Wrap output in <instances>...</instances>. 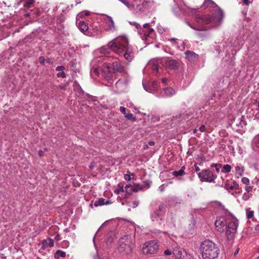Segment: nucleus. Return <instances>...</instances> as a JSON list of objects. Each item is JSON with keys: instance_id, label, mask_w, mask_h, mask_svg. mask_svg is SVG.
Here are the masks:
<instances>
[{"instance_id": "f257e3e1", "label": "nucleus", "mask_w": 259, "mask_h": 259, "mask_svg": "<svg viewBox=\"0 0 259 259\" xmlns=\"http://www.w3.org/2000/svg\"><path fill=\"white\" fill-rule=\"evenodd\" d=\"M108 47L115 53L123 55L127 60L131 61L132 59V50L128 47V40L126 37H117L108 44Z\"/></svg>"}, {"instance_id": "f03ea898", "label": "nucleus", "mask_w": 259, "mask_h": 259, "mask_svg": "<svg viewBox=\"0 0 259 259\" xmlns=\"http://www.w3.org/2000/svg\"><path fill=\"white\" fill-rule=\"evenodd\" d=\"M215 13L213 16H210L209 14L196 13L194 16L195 21L201 25H206L210 23L217 24L218 23H220L224 18V12L217 5H215Z\"/></svg>"}, {"instance_id": "7ed1b4c3", "label": "nucleus", "mask_w": 259, "mask_h": 259, "mask_svg": "<svg viewBox=\"0 0 259 259\" xmlns=\"http://www.w3.org/2000/svg\"><path fill=\"white\" fill-rule=\"evenodd\" d=\"M200 249L203 259H214L220 253V249L217 245L209 240L202 242Z\"/></svg>"}, {"instance_id": "20e7f679", "label": "nucleus", "mask_w": 259, "mask_h": 259, "mask_svg": "<svg viewBox=\"0 0 259 259\" xmlns=\"http://www.w3.org/2000/svg\"><path fill=\"white\" fill-rule=\"evenodd\" d=\"M118 250L121 252L129 254L133 251V242L132 237L125 235L121 237L118 241Z\"/></svg>"}, {"instance_id": "39448f33", "label": "nucleus", "mask_w": 259, "mask_h": 259, "mask_svg": "<svg viewBox=\"0 0 259 259\" xmlns=\"http://www.w3.org/2000/svg\"><path fill=\"white\" fill-rule=\"evenodd\" d=\"M238 224V220L236 218L233 217L232 220L228 224L226 227V235L228 240H230L234 238Z\"/></svg>"}, {"instance_id": "423d86ee", "label": "nucleus", "mask_w": 259, "mask_h": 259, "mask_svg": "<svg viewBox=\"0 0 259 259\" xmlns=\"http://www.w3.org/2000/svg\"><path fill=\"white\" fill-rule=\"evenodd\" d=\"M159 244L157 241L153 240L147 241L142 247V251L144 254H155L159 249Z\"/></svg>"}, {"instance_id": "0eeeda50", "label": "nucleus", "mask_w": 259, "mask_h": 259, "mask_svg": "<svg viewBox=\"0 0 259 259\" xmlns=\"http://www.w3.org/2000/svg\"><path fill=\"white\" fill-rule=\"evenodd\" d=\"M198 176L201 182H213L217 176L208 169H203L198 173Z\"/></svg>"}, {"instance_id": "6e6552de", "label": "nucleus", "mask_w": 259, "mask_h": 259, "mask_svg": "<svg viewBox=\"0 0 259 259\" xmlns=\"http://www.w3.org/2000/svg\"><path fill=\"white\" fill-rule=\"evenodd\" d=\"M163 65L168 70H176L179 69L180 62L171 58H167L162 61Z\"/></svg>"}, {"instance_id": "1a4fd4ad", "label": "nucleus", "mask_w": 259, "mask_h": 259, "mask_svg": "<svg viewBox=\"0 0 259 259\" xmlns=\"http://www.w3.org/2000/svg\"><path fill=\"white\" fill-rule=\"evenodd\" d=\"M148 3L149 2L145 0H134L133 1V10L137 13L144 12Z\"/></svg>"}, {"instance_id": "9d476101", "label": "nucleus", "mask_w": 259, "mask_h": 259, "mask_svg": "<svg viewBox=\"0 0 259 259\" xmlns=\"http://www.w3.org/2000/svg\"><path fill=\"white\" fill-rule=\"evenodd\" d=\"M102 75L109 83H113L112 69L110 68L109 64H104L102 69Z\"/></svg>"}, {"instance_id": "9b49d317", "label": "nucleus", "mask_w": 259, "mask_h": 259, "mask_svg": "<svg viewBox=\"0 0 259 259\" xmlns=\"http://www.w3.org/2000/svg\"><path fill=\"white\" fill-rule=\"evenodd\" d=\"M215 226L217 231L219 232H223L224 231V227L226 226L227 222L225 217H220L218 218L215 222Z\"/></svg>"}, {"instance_id": "f8f14e48", "label": "nucleus", "mask_w": 259, "mask_h": 259, "mask_svg": "<svg viewBox=\"0 0 259 259\" xmlns=\"http://www.w3.org/2000/svg\"><path fill=\"white\" fill-rule=\"evenodd\" d=\"M143 187L140 184H135L133 185H127L125 186V191L127 193L131 194L133 192H137L143 190Z\"/></svg>"}, {"instance_id": "ddd939ff", "label": "nucleus", "mask_w": 259, "mask_h": 259, "mask_svg": "<svg viewBox=\"0 0 259 259\" xmlns=\"http://www.w3.org/2000/svg\"><path fill=\"white\" fill-rule=\"evenodd\" d=\"M104 21L108 27L107 29L109 31H114L116 30L114 22L112 18L108 16H106Z\"/></svg>"}, {"instance_id": "4468645a", "label": "nucleus", "mask_w": 259, "mask_h": 259, "mask_svg": "<svg viewBox=\"0 0 259 259\" xmlns=\"http://www.w3.org/2000/svg\"><path fill=\"white\" fill-rule=\"evenodd\" d=\"M162 60L160 59H153L151 60L148 65L151 66L152 69L158 72L159 69V63H162Z\"/></svg>"}, {"instance_id": "2eb2a0df", "label": "nucleus", "mask_w": 259, "mask_h": 259, "mask_svg": "<svg viewBox=\"0 0 259 259\" xmlns=\"http://www.w3.org/2000/svg\"><path fill=\"white\" fill-rule=\"evenodd\" d=\"M184 54H185L187 59L189 61H194L198 57V55L194 52L187 51H186Z\"/></svg>"}, {"instance_id": "dca6fc26", "label": "nucleus", "mask_w": 259, "mask_h": 259, "mask_svg": "<svg viewBox=\"0 0 259 259\" xmlns=\"http://www.w3.org/2000/svg\"><path fill=\"white\" fill-rule=\"evenodd\" d=\"M112 66L114 71L121 72L123 71V67L120 62L117 61L113 62Z\"/></svg>"}, {"instance_id": "f3484780", "label": "nucleus", "mask_w": 259, "mask_h": 259, "mask_svg": "<svg viewBox=\"0 0 259 259\" xmlns=\"http://www.w3.org/2000/svg\"><path fill=\"white\" fill-rule=\"evenodd\" d=\"M175 215H176L175 214H174L172 212H170L169 213V217L167 219V222L169 223V225L171 227H175V226H176V224H175V222H176Z\"/></svg>"}, {"instance_id": "a211bd4d", "label": "nucleus", "mask_w": 259, "mask_h": 259, "mask_svg": "<svg viewBox=\"0 0 259 259\" xmlns=\"http://www.w3.org/2000/svg\"><path fill=\"white\" fill-rule=\"evenodd\" d=\"M78 27L82 32H85L89 29L88 24L84 21L79 22L78 24Z\"/></svg>"}, {"instance_id": "6ab92c4d", "label": "nucleus", "mask_w": 259, "mask_h": 259, "mask_svg": "<svg viewBox=\"0 0 259 259\" xmlns=\"http://www.w3.org/2000/svg\"><path fill=\"white\" fill-rule=\"evenodd\" d=\"M42 246L46 248L48 247H52L54 246V240L51 238H48L42 241Z\"/></svg>"}, {"instance_id": "aec40b11", "label": "nucleus", "mask_w": 259, "mask_h": 259, "mask_svg": "<svg viewBox=\"0 0 259 259\" xmlns=\"http://www.w3.org/2000/svg\"><path fill=\"white\" fill-rule=\"evenodd\" d=\"M151 219L153 221H161L162 219V214L157 211H154L151 215Z\"/></svg>"}, {"instance_id": "412c9836", "label": "nucleus", "mask_w": 259, "mask_h": 259, "mask_svg": "<svg viewBox=\"0 0 259 259\" xmlns=\"http://www.w3.org/2000/svg\"><path fill=\"white\" fill-rule=\"evenodd\" d=\"M166 96H171L175 94V91L171 88H166L163 89Z\"/></svg>"}, {"instance_id": "4be33fe9", "label": "nucleus", "mask_w": 259, "mask_h": 259, "mask_svg": "<svg viewBox=\"0 0 259 259\" xmlns=\"http://www.w3.org/2000/svg\"><path fill=\"white\" fill-rule=\"evenodd\" d=\"M143 27L144 28L146 29L144 33V35L146 36L150 34L152 32L154 31L153 29L150 27L149 23H146L144 24Z\"/></svg>"}, {"instance_id": "5701e85b", "label": "nucleus", "mask_w": 259, "mask_h": 259, "mask_svg": "<svg viewBox=\"0 0 259 259\" xmlns=\"http://www.w3.org/2000/svg\"><path fill=\"white\" fill-rule=\"evenodd\" d=\"M54 256L56 259H59L60 257H65L66 253L61 250H58L55 253Z\"/></svg>"}, {"instance_id": "b1692460", "label": "nucleus", "mask_w": 259, "mask_h": 259, "mask_svg": "<svg viewBox=\"0 0 259 259\" xmlns=\"http://www.w3.org/2000/svg\"><path fill=\"white\" fill-rule=\"evenodd\" d=\"M225 188L226 189H230V190H236L239 188V185L236 182H233V185H230L228 184L225 185Z\"/></svg>"}, {"instance_id": "393cba45", "label": "nucleus", "mask_w": 259, "mask_h": 259, "mask_svg": "<svg viewBox=\"0 0 259 259\" xmlns=\"http://www.w3.org/2000/svg\"><path fill=\"white\" fill-rule=\"evenodd\" d=\"M185 169V166H182L178 171H175L173 172V175L175 177L183 176L185 174L184 169Z\"/></svg>"}, {"instance_id": "a878e982", "label": "nucleus", "mask_w": 259, "mask_h": 259, "mask_svg": "<svg viewBox=\"0 0 259 259\" xmlns=\"http://www.w3.org/2000/svg\"><path fill=\"white\" fill-rule=\"evenodd\" d=\"M232 166L229 164H225L221 169V171L223 173H229L231 171Z\"/></svg>"}, {"instance_id": "bb28decb", "label": "nucleus", "mask_w": 259, "mask_h": 259, "mask_svg": "<svg viewBox=\"0 0 259 259\" xmlns=\"http://www.w3.org/2000/svg\"><path fill=\"white\" fill-rule=\"evenodd\" d=\"M105 199L100 198L94 202V205L95 207L103 205L105 204Z\"/></svg>"}, {"instance_id": "cd10ccee", "label": "nucleus", "mask_w": 259, "mask_h": 259, "mask_svg": "<svg viewBox=\"0 0 259 259\" xmlns=\"http://www.w3.org/2000/svg\"><path fill=\"white\" fill-rule=\"evenodd\" d=\"M125 6H126L130 10H133V2L131 3L126 0H119Z\"/></svg>"}, {"instance_id": "c85d7f7f", "label": "nucleus", "mask_w": 259, "mask_h": 259, "mask_svg": "<svg viewBox=\"0 0 259 259\" xmlns=\"http://www.w3.org/2000/svg\"><path fill=\"white\" fill-rule=\"evenodd\" d=\"M165 207H166V205L165 204H161L159 206L158 209L156 211H157L158 212L162 214L163 213H164L165 212L164 209L165 208Z\"/></svg>"}, {"instance_id": "c756f323", "label": "nucleus", "mask_w": 259, "mask_h": 259, "mask_svg": "<svg viewBox=\"0 0 259 259\" xmlns=\"http://www.w3.org/2000/svg\"><path fill=\"white\" fill-rule=\"evenodd\" d=\"M125 117L126 118L129 120H131L132 121H136V118L133 116V115L131 113H126L125 115Z\"/></svg>"}, {"instance_id": "7c9ffc66", "label": "nucleus", "mask_w": 259, "mask_h": 259, "mask_svg": "<svg viewBox=\"0 0 259 259\" xmlns=\"http://www.w3.org/2000/svg\"><path fill=\"white\" fill-rule=\"evenodd\" d=\"M235 170L238 172V174L239 176H241L243 174L244 168V167H242L241 168H240L239 166H236L235 167Z\"/></svg>"}, {"instance_id": "2f4dec72", "label": "nucleus", "mask_w": 259, "mask_h": 259, "mask_svg": "<svg viewBox=\"0 0 259 259\" xmlns=\"http://www.w3.org/2000/svg\"><path fill=\"white\" fill-rule=\"evenodd\" d=\"M203 5L204 7H207L210 5H215V4L212 0H205Z\"/></svg>"}, {"instance_id": "473e14b6", "label": "nucleus", "mask_w": 259, "mask_h": 259, "mask_svg": "<svg viewBox=\"0 0 259 259\" xmlns=\"http://www.w3.org/2000/svg\"><path fill=\"white\" fill-rule=\"evenodd\" d=\"M211 167H215L217 172H220V168L222 167V165L221 164L212 163L211 165Z\"/></svg>"}, {"instance_id": "72a5a7b5", "label": "nucleus", "mask_w": 259, "mask_h": 259, "mask_svg": "<svg viewBox=\"0 0 259 259\" xmlns=\"http://www.w3.org/2000/svg\"><path fill=\"white\" fill-rule=\"evenodd\" d=\"M133 177L134 174L132 173L130 175L125 174L124 176V178L126 181H130L132 179H133Z\"/></svg>"}, {"instance_id": "f704fd0d", "label": "nucleus", "mask_w": 259, "mask_h": 259, "mask_svg": "<svg viewBox=\"0 0 259 259\" xmlns=\"http://www.w3.org/2000/svg\"><path fill=\"white\" fill-rule=\"evenodd\" d=\"M187 24L193 29L195 30H197V31L206 30V29H201V28L196 27L194 26V25L191 24L189 22H187Z\"/></svg>"}, {"instance_id": "c9c22d12", "label": "nucleus", "mask_w": 259, "mask_h": 259, "mask_svg": "<svg viewBox=\"0 0 259 259\" xmlns=\"http://www.w3.org/2000/svg\"><path fill=\"white\" fill-rule=\"evenodd\" d=\"M196 34L202 40H203L207 36V35L206 34L201 32H197L196 33Z\"/></svg>"}, {"instance_id": "e433bc0d", "label": "nucleus", "mask_w": 259, "mask_h": 259, "mask_svg": "<svg viewBox=\"0 0 259 259\" xmlns=\"http://www.w3.org/2000/svg\"><path fill=\"white\" fill-rule=\"evenodd\" d=\"M254 144L256 147H259V135L254 138Z\"/></svg>"}, {"instance_id": "4c0bfd02", "label": "nucleus", "mask_w": 259, "mask_h": 259, "mask_svg": "<svg viewBox=\"0 0 259 259\" xmlns=\"http://www.w3.org/2000/svg\"><path fill=\"white\" fill-rule=\"evenodd\" d=\"M242 182L245 185H248L249 184V180L246 177H243L241 179Z\"/></svg>"}, {"instance_id": "58836bf2", "label": "nucleus", "mask_w": 259, "mask_h": 259, "mask_svg": "<svg viewBox=\"0 0 259 259\" xmlns=\"http://www.w3.org/2000/svg\"><path fill=\"white\" fill-rule=\"evenodd\" d=\"M57 76L58 77H62V78H65L66 77V74L63 71L61 72H59L57 73Z\"/></svg>"}, {"instance_id": "ea45409f", "label": "nucleus", "mask_w": 259, "mask_h": 259, "mask_svg": "<svg viewBox=\"0 0 259 259\" xmlns=\"http://www.w3.org/2000/svg\"><path fill=\"white\" fill-rule=\"evenodd\" d=\"M254 212L253 211H250L247 213V219H251L253 217Z\"/></svg>"}, {"instance_id": "a19ab883", "label": "nucleus", "mask_w": 259, "mask_h": 259, "mask_svg": "<svg viewBox=\"0 0 259 259\" xmlns=\"http://www.w3.org/2000/svg\"><path fill=\"white\" fill-rule=\"evenodd\" d=\"M139 204V201H138V200H136V201H134L133 202V204L132 205H131V206L134 208H136L137 207L138 205Z\"/></svg>"}, {"instance_id": "79ce46f5", "label": "nucleus", "mask_w": 259, "mask_h": 259, "mask_svg": "<svg viewBox=\"0 0 259 259\" xmlns=\"http://www.w3.org/2000/svg\"><path fill=\"white\" fill-rule=\"evenodd\" d=\"M68 85V83L67 82L64 85H60L59 86V88L62 90H65L66 89V88L67 87Z\"/></svg>"}, {"instance_id": "37998d69", "label": "nucleus", "mask_w": 259, "mask_h": 259, "mask_svg": "<svg viewBox=\"0 0 259 259\" xmlns=\"http://www.w3.org/2000/svg\"><path fill=\"white\" fill-rule=\"evenodd\" d=\"M64 69H65V67L64 66H58L56 68V70L58 71H63Z\"/></svg>"}, {"instance_id": "c03bdc74", "label": "nucleus", "mask_w": 259, "mask_h": 259, "mask_svg": "<svg viewBox=\"0 0 259 259\" xmlns=\"http://www.w3.org/2000/svg\"><path fill=\"white\" fill-rule=\"evenodd\" d=\"M134 25L137 29H139V32L141 33L140 31L142 30L141 25L139 24L136 22L134 23Z\"/></svg>"}, {"instance_id": "a18cd8bd", "label": "nucleus", "mask_w": 259, "mask_h": 259, "mask_svg": "<svg viewBox=\"0 0 259 259\" xmlns=\"http://www.w3.org/2000/svg\"><path fill=\"white\" fill-rule=\"evenodd\" d=\"M120 111L123 113V114L125 115L126 114V108L124 107H122V106H121L120 107Z\"/></svg>"}, {"instance_id": "49530a36", "label": "nucleus", "mask_w": 259, "mask_h": 259, "mask_svg": "<svg viewBox=\"0 0 259 259\" xmlns=\"http://www.w3.org/2000/svg\"><path fill=\"white\" fill-rule=\"evenodd\" d=\"M45 58L42 57V56H41L39 58V61L40 62V63L43 64L45 61Z\"/></svg>"}, {"instance_id": "de8ad7c7", "label": "nucleus", "mask_w": 259, "mask_h": 259, "mask_svg": "<svg viewBox=\"0 0 259 259\" xmlns=\"http://www.w3.org/2000/svg\"><path fill=\"white\" fill-rule=\"evenodd\" d=\"M194 167H195V171L197 172V174L198 172H200V168L199 167V166L197 165V164L196 163H195L194 164Z\"/></svg>"}, {"instance_id": "09e8293b", "label": "nucleus", "mask_w": 259, "mask_h": 259, "mask_svg": "<svg viewBox=\"0 0 259 259\" xmlns=\"http://www.w3.org/2000/svg\"><path fill=\"white\" fill-rule=\"evenodd\" d=\"M164 253L166 255H170L171 254V252L169 249H166L164 251Z\"/></svg>"}, {"instance_id": "8fccbe9b", "label": "nucleus", "mask_w": 259, "mask_h": 259, "mask_svg": "<svg viewBox=\"0 0 259 259\" xmlns=\"http://www.w3.org/2000/svg\"><path fill=\"white\" fill-rule=\"evenodd\" d=\"M144 89L147 92H150L149 88L144 83H143Z\"/></svg>"}, {"instance_id": "3c124183", "label": "nucleus", "mask_w": 259, "mask_h": 259, "mask_svg": "<svg viewBox=\"0 0 259 259\" xmlns=\"http://www.w3.org/2000/svg\"><path fill=\"white\" fill-rule=\"evenodd\" d=\"M144 184L145 185H147L148 187L150 186L151 184L152 183V182L150 181H145L144 182Z\"/></svg>"}, {"instance_id": "603ef678", "label": "nucleus", "mask_w": 259, "mask_h": 259, "mask_svg": "<svg viewBox=\"0 0 259 259\" xmlns=\"http://www.w3.org/2000/svg\"><path fill=\"white\" fill-rule=\"evenodd\" d=\"M199 131H200L201 132H204L205 131V126L204 125H202L199 127Z\"/></svg>"}, {"instance_id": "864d4df0", "label": "nucleus", "mask_w": 259, "mask_h": 259, "mask_svg": "<svg viewBox=\"0 0 259 259\" xmlns=\"http://www.w3.org/2000/svg\"><path fill=\"white\" fill-rule=\"evenodd\" d=\"M243 4L246 6L248 5L250 3V2L249 0H243Z\"/></svg>"}, {"instance_id": "5fc2aeb1", "label": "nucleus", "mask_w": 259, "mask_h": 259, "mask_svg": "<svg viewBox=\"0 0 259 259\" xmlns=\"http://www.w3.org/2000/svg\"><path fill=\"white\" fill-rule=\"evenodd\" d=\"M252 190V188L250 186H246L245 187V190L247 192H249Z\"/></svg>"}, {"instance_id": "6e6d98bb", "label": "nucleus", "mask_w": 259, "mask_h": 259, "mask_svg": "<svg viewBox=\"0 0 259 259\" xmlns=\"http://www.w3.org/2000/svg\"><path fill=\"white\" fill-rule=\"evenodd\" d=\"M93 70L96 74L98 75L99 73V70L97 68H94Z\"/></svg>"}, {"instance_id": "4d7b16f0", "label": "nucleus", "mask_w": 259, "mask_h": 259, "mask_svg": "<svg viewBox=\"0 0 259 259\" xmlns=\"http://www.w3.org/2000/svg\"><path fill=\"white\" fill-rule=\"evenodd\" d=\"M118 187H119V189H120V191L121 192H123L124 191V189H123V186H121V185L119 184L118 185Z\"/></svg>"}, {"instance_id": "13d9d810", "label": "nucleus", "mask_w": 259, "mask_h": 259, "mask_svg": "<svg viewBox=\"0 0 259 259\" xmlns=\"http://www.w3.org/2000/svg\"><path fill=\"white\" fill-rule=\"evenodd\" d=\"M167 81V78H163L162 79V82L164 84H166Z\"/></svg>"}, {"instance_id": "bf43d9fd", "label": "nucleus", "mask_w": 259, "mask_h": 259, "mask_svg": "<svg viewBox=\"0 0 259 259\" xmlns=\"http://www.w3.org/2000/svg\"><path fill=\"white\" fill-rule=\"evenodd\" d=\"M38 154L39 156H42L44 155V152L42 150H39L38 152Z\"/></svg>"}, {"instance_id": "052dcab7", "label": "nucleus", "mask_w": 259, "mask_h": 259, "mask_svg": "<svg viewBox=\"0 0 259 259\" xmlns=\"http://www.w3.org/2000/svg\"><path fill=\"white\" fill-rule=\"evenodd\" d=\"M155 144V143L153 142V141H150L149 143H148V146H154Z\"/></svg>"}, {"instance_id": "680f3d73", "label": "nucleus", "mask_w": 259, "mask_h": 259, "mask_svg": "<svg viewBox=\"0 0 259 259\" xmlns=\"http://www.w3.org/2000/svg\"><path fill=\"white\" fill-rule=\"evenodd\" d=\"M149 148V146L148 144H146V145H144V146H143V148L144 149H147Z\"/></svg>"}, {"instance_id": "e2e57ef3", "label": "nucleus", "mask_w": 259, "mask_h": 259, "mask_svg": "<svg viewBox=\"0 0 259 259\" xmlns=\"http://www.w3.org/2000/svg\"><path fill=\"white\" fill-rule=\"evenodd\" d=\"M120 192H121V191H120V189L116 190L115 191V193H116V194H119V193H120Z\"/></svg>"}, {"instance_id": "0e129e2a", "label": "nucleus", "mask_w": 259, "mask_h": 259, "mask_svg": "<svg viewBox=\"0 0 259 259\" xmlns=\"http://www.w3.org/2000/svg\"><path fill=\"white\" fill-rule=\"evenodd\" d=\"M255 230L259 231V225H257L255 228Z\"/></svg>"}, {"instance_id": "69168bd1", "label": "nucleus", "mask_w": 259, "mask_h": 259, "mask_svg": "<svg viewBox=\"0 0 259 259\" xmlns=\"http://www.w3.org/2000/svg\"><path fill=\"white\" fill-rule=\"evenodd\" d=\"M239 252V248H238L234 252V255H236Z\"/></svg>"}, {"instance_id": "338daca9", "label": "nucleus", "mask_w": 259, "mask_h": 259, "mask_svg": "<svg viewBox=\"0 0 259 259\" xmlns=\"http://www.w3.org/2000/svg\"><path fill=\"white\" fill-rule=\"evenodd\" d=\"M31 4H32L31 2H29V3H28V4L27 5H25L24 6H27V7H29L30 6V5H31Z\"/></svg>"}, {"instance_id": "774afa93", "label": "nucleus", "mask_w": 259, "mask_h": 259, "mask_svg": "<svg viewBox=\"0 0 259 259\" xmlns=\"http://www.w3.org/2000/svg\"><path fill=\"white\" fill-rule=\"evenodd\" d=\"M152 84H153V87H154L155 85H156V82H153Z\"/></svg>"}]
</instances>
